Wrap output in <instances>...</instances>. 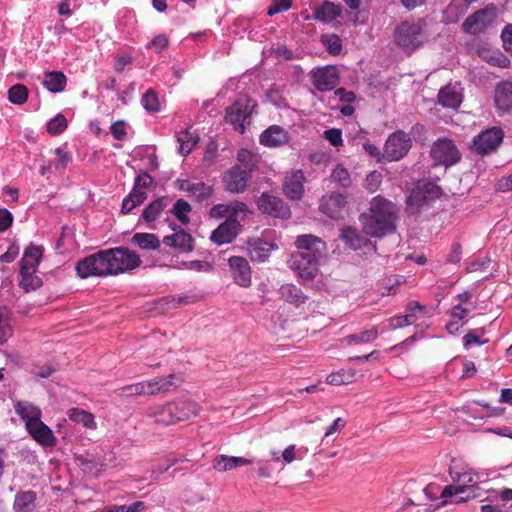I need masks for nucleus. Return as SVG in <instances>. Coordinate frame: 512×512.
<instances>
[{"label": "nucleus", "instance_id": "f257e3e1", "mask_svg": "<svg viewBox=\"0 0 512 512\" xmlns=\"http://www.w3.org/2000/svg\"><path fill=\"white\" fill-rule=\"evenodd\" d=\"M297 251L292 253L288 264L297 273L302 283L312 281L319 272V263L325 257L326 243L312 234L297 236L295 240Z\"/></svg>", "mask_w": 512, "mask_h": 512}, {"label": "nucleus", "instance_id": "f03ea898", "mask_svg": "<svg viewBox=\"0 0 512 512\" xmlns=\"http://www.w3.org/2000/svg\"><path fill=\"white\" fill-rule=\"evenodd\" d=\"M398 208L390 200L378 195L370 201L367 212L361 213L362 232L373 238H383L396 231Z\"/></svg>", "mask_w": 512, "mask_h": 512}, {"label": "nucleus", "instance_id": "7ed1b4c3", "mask_svg": "<svg viewBox=\"0 0 512 512\" xmlns=\"http://www.w3.org/2000/svg\"><path fill=\"white\" fill-rule=\"evenodd\" d=\"M91 256L96 268V277L118 275L133 270L141 264L139 255L127 247L99 250Z\"/></svg>", "mask_w": 512, "mask_h": 512}, {"label": "nucleus", "instance_id": "20e7f679", "mask_svg": "<svg viewBox=\"0 0 512 512\" xmlns=\"http://www.w3.org/2000/svg\"><path fill=\"white\" fill-rule=\"evenodd\" d=\"M199 412V406L196 401L189 397L182 396L166 404L154 405L150 408V415L155 421L163 425H173L178 422L189 420Z\"/></svg>", "mask_w": 512, "mask_h": 512}, {"label": "nucleus", "instance_id": "39448f33", "mask_svg": "<svg viewBox=\"0 0 512 512\" xmlns=\"http://www.w3.org/2000/svg\"><path fill=\"white\" fill-rule=\"evenodd\" d=\"M427 40V21L425 18L403 21L394 32L395 44L409 55L420 48Z\"/></svg>", "mask_w": 512, "mask_h": 512}, {"label": "nucleus", "instance_id": "423d86ee", "mask_svg": "<svg viewBox=\"0 0 512 512\" xmlns=\"http://www.w3.org/2000/svg\"><path fill=\"white\" fill-rule=\"evenodd\" d=\"M443 190L430 179L417 180L408 190L406 197V211L411 215H418L423 207L430 202L439 199Z\"/></svg>", "mask_w": 512, "mask_h": 512}, {"label": "nucleus", "instance_id": "0eeeda50", "mask_svg": "<svg viewBox=\"0 0 512 512\" xmlns=\"http://www.w3.org/2000/svg\"><path fill=\"white\" fill-rule=\"evenodd\" d=\"M257 108V102L250 96L240 95L236 101L225 109V121L240 134L245 133L250 124L251 115Z\"/></svg>", "mask_w": 512, "mask_h": 512}, {"label": "nucleus", "instance_id": "6e6552de", "mask_svg": "<svg viewBox=\"0 0 512 512\" xmlns=\"http://www.w3.org/2000/svg\"><path fill=\"white\" fill-rule=\"evenodd\" d=\"M430 157L435 166L448 168L460 162L462 155L454 140L442 137L432 144Z\"/></svg>", "mask_w": 512, "mask_h": 512}, {"label": "nucleus", "instance_id": "1a4fd4ad", "mask_svg": "<svg viewBox=\"0 0 512 512\" xmlns=\"http://www.w3.org/2000/svg\"><path fill=\"white\" fill-rule=\"evenodd\" d=\"M504 132L500 127H491L476 135L470 145V149L479 155H488L503 142Z\"/></svg>", "mask_w": 512, "mask_h": 512}, {"label": "nucleus", "instance_id": "9d476101", "mask_svg": "<svg viewBox=\"0 0 512 512\" xmlns=\"http://www.w3.org/2000/svg\"><path fill=\"white\" fill-rule=\"evenodd\" d=\"M412 147L409 134L403 130H397L390 134L385 142L384 156L387 161H399L403 159Z\"/></svg>", "mask_w": 512, "mask_h": 512}, {"label": "nucleus", "instance_id": "9b49d317", "mask_svg": "<svg viewBox=\"0 0 512 512\" xmlns=\"http://www.w3.org/2000/svg\"><path fill=\"white\" fill-rule=\"evenodd\" d=\"M253 173L242 166H232L221 177L225 191L240 194L246 191Z\"/></svg>", "mask_w": 512, "mask_h": 512}, {"label": "nucleus", "instance_id": "f8f14e48", "mask_svg": "<svg viewBox=\"0 0 512 512\" xmlns=\"http://www.w3.org/2000/svg\"><path fill=\"white\" fill-rule=\"evenodd\" d=\"M496 17V6L491 3L469 15L462 24L464 32L477 34L490 26Z\"/></svg>", "mask_w": 512, "mask_h": 512}, {"label": "nucleus", "instance_id": "ddd939ff", "mask_svg": "<svg viewBox=\"0 0 512 512\" xmlns=\"http://www.w3.org/2000/svg\"><path fill=\"white\" fill-rule=\"evenodd\" d=\"M347 197L346 195L332 191L322 196L319 204V210L331 219H343L347 214Z\"/></svg>", "mask_w": 512, "mask_h": 512}, {"label": "nucleus", "instance_id": "4468645a", "mask_svg": "<svg viewBox=\"0 0 512 512\" xmlns=\"http://www.w3.org/2000/svg\"><path fill=\"white\" fill-rule=\"evenodd\" d=\"M258 209L263 213L274 218L288 219L291 216V210L287 203L280 197L267 192L261 194L257 200Z\"/></svg>", "mask_w": 512, "mask_h": 512}, {"label": "nucleus", "instance_id": "2eb2a0df", "mask_svg": "<svg viewBox=\"0 0 512 512\" xmlns=\"http://www.w3.org/2000/svg\"><path fill=\"white\" fill-rule=\"evenodd\" d=\"M340 81L339 73L335 66L327 65L311 71V82L320 92L333 90Z\"/></svg>", "mask_w": 512, "mask_h": 512}, {"label": "nucleus", "instance_id": "dca6fc26", "mask_svg": "<svg viewBox=\"0 0 512 512\" xmlns=\"http://www.w3.org/2000/svg\"><path fill=\"white\" fill-rule=\"evenodd\" d=\"M241 225L235 217H229L221 223L211 234L210 240L216 245L229 244L237 237Z\"/></svg>", "mask_w": 512, "mask_h": 512}, {"label": "nucleus", "instance_id": "f3484780", "mask_svg": "<svg viewBox=\"0 0 512 512\" xmlns=\"http://www.w3.org/2000/svg\"><path fill=\"white\" fill-rule=\"evenodd\" d=\"M305 181L306 178L301 169L287 173L282 185L285 196L293 201L300 200L304 194Z\"/></svg>", "mask_w": 512, "mask_h": 512}, {"label": "nucleus", "instance_id": "a211bd4d", "mask_svg": "<svg viewBox=\"0 0 512 512\" xmlns=\"http://www.w3.org/2000/svg\"><path fill=\"white\" fill-rule=\"evenodd\" d=\"M232 277L241 287H249L251 285V269L248 261L241 256H232L228 260Z\"/></svg>", "mask_w": 512, "mask_h": 512}, {"label": "nucleus", "instance_id": "6ab92c4d", "mask_svg": "<svg viewBox=\"0 0 512 512\" xmlns=\"http://www.w3.org/2000/svg\"><path fill=\"white\" fill-rule=\"evenodd\" d=\"M289 140V133L279 125L269 126L259 137L260 144L266 147H279L287 144Z\"/></svg>", "mask_w": 512, "mask_h": 512}, {"label": "nucleus", "instance_id": "aec40b11", "mask_svg": "<svg viewBox=\"0 0 512 512\" xmlns=\"http://www.w3.org/2000/svg\"><path fill=\"white\" fill-rule=\"evenodd\" d=\"M44 251L45 249L42 245L31 242L24 249L23 256L19 262V270L37 271L43 259Z\"/></svg>", "mask_w": 512, "mask_h": 512}, {"label": "nucleus", "instance_id": "412c9836", "mask_svg": "<svg viewBox=\"0 0 512 512\" xmlns=\"http://www.w3.org/2000/svg\"><path fill=\"white\" fill-rule=\"evenodd\" d=\"M494 103L498 110L509 113L512 110V81L504 80L496 84Z\"/></svg>", "mask_w": 512, "mask_h": 512}, {"label": "nucleus", "instance_id": "4be33fe9", "mask_svg": "<svg viewBox=\"0 0 512 512\" xmlns=\"http://www.w3.org/2000/svg\"><path fill=\"white\" fill-rule=\"evenodd\" d=\"M341 14V5L335 4L329 0H324L321 5L314 9L312 19L322 23H331L340 17ZM306 19L309 20L311 17L307 16Z\"/></svg>", "mask_w": 512, "mask_h": 512}, {"label": "nucleus", "instance_id": "5701e85b", "mask_svg": "<svg viewBox=\"0 0 512 512\" xmlns=\"http://www.w3.org/2000/svg\"><path fill=\"white\" fill-rule=\"evenodd\" d=\"M170 199L168 196L158 197L151 201L142 211V214L137 222L139 226L142 222L152 223L156 221L162 212L169 205Z\"/></svg>", "mask_w": 512, "mask_h": 512}, {"label": "nucleus", "instance_id": "b1692460", "mask_svg": "<svg viewBox=\"0 0 512 512\" xmlns=\"http://www.w3.org/2000/svg\"><path fill=\"white\" fill-rule=\"evenodd\" d=\"M248 253L253 262H264L270 256L271 251L276 247L273 243L261 238L248 240Z\"/></svg>", "mask_w": 512, "mask_h": 512}, {"label": "nucleus", "instance_id": "393cba45", "mask_svg": "<svg viewBox=\"0 0 512 512\" xmlns=\"http://www.w3.org/2000/svg\"><path fill=\"white\" fill-rule=\"evenodd\" d=\"M280 298L286 303L298 308L305 304L309 296L301 288L292 283H286L279 288Z\"/></svg>", "mask_w": 512, "mask_h": 512}, {"label": "nucleus", "instance_id": "a878e982", "mask_svg": "<svg viewBox=\"0 0 512 512\" xmlns=\"http://www.w3.org/2000/svg\"><path fill=\"white\" fill-rule=\"evenodd\" d=\"M163 243L166 246L177 248L182 252H191L194 249V239L186 232L184 229H180L176 231L172 235L165 236L163 238Z\"/></svg>", "mask_w": 512, "mask_h": 512}, {"label": "nucleus", "instance_id": "bb28decb", "mask_svg": "<svg viewBox=\"0 0 512 512\" xmlns=\"http://www.w3.org/2000/svg\"><path fill=\"white\" fill-rule=\"evenodd\" d=\"M438 104L443 108L457 109L462 103V94L452 85H446L438 93Z\"/></svg>", "mask_w": 512, "mask_h": 512}, {"label": "nucleus", "instance_id": "cd10ccee", "mask_svg": "<svg viewBox=\"0 0 512 512\" xmlns=\"http://www.w3.org/2000/svg\"><path fill=\"white\" fill-rule=\"evenodd\" d=\"M250 463L251 461L244 457L218 455L213 460V468L219 472H226Z\"/></svg>", "mask_w": 512, "mask_h": 512}, {"label": "nucleus", "instance_id": "c85d7f7f", "mask_svg": "<svg viewBox=\"0 0 512 512\" xmlns=\"http://www.w3.org/2000/svg\"><path fill=\"white\" fill-rule=\"evenodd\" d=\"M42 84L49 92L60 93L65 90L67 77L62 71H47Z\"/></svg>", "mask_w": 512, "mask_h": 512}, {"label": "nucleus", "instance_id": "c756f323", "mask_svg": "<svg viewBox=\"0 0 512 512\" xmlns=\"http://www.w3.org/2000/svg\"><path fill=\"white\" fill-rule=\"evenodd\" d=\"M341 239L353 250H359L367 245L369 240L356 228L345 227L341 230Z\"/></svg>", "mask_w": 512, "mask_h": 512}, {"label": "nucleus", "instance_id": "7c9ffc66", "mask_svg": "<svg viewBox=\"0 0 512 512\" xmlns=\"http://www.w3.org/2000/svg\"><path fill=\"white\" fill-rule=\"evenodd\" d=\"M37 271L19 270L20 281L19 287L25 292L30 293L36 291L43 286L44 280L36 275Z\"/></svg>", "mask_w": 512, "mask_h": 512}, {"label": "nucleus", "instance_id": "2f4dec72", "mask_svg": "<svg viewBox=\"0 0 512 512\" xmlns=\"http://www.w3.org/2000/svg\"><path fill=\"white\" fill-rule=\"evenodd\" d=\"M131 243L142 250H158L160 248L159 238L152 233H135L131 238Z\"/></svg>", "mask_w": 512, "mask_h": 512}, {"label": "nucleus", "instance_id": "473e14b6", "mask_svg": "<svg viewBox=\"0 0 512 512\" xmlns=\"http://www.w3.org/2000/svg\"><path fill=\"white\" fill-rule=\"evenodd\" d=\"M36 492L33 490L20 491L15 495L13 509L16 512H28L36 501Z\"/></svg>", "mask_w": 512, "mask_h": 512}, {"label": "nucleus", "instance_id": "72a5a7b5", "mask_svg": "<svg viewBox=\"0 0 512 512\" xmlns=\"http://www.w3.org/2000/svg\"><path fill=\"white\" fill-rule=\"evenodd\" d=\"M148 198V193H137L133 190L122 200L120 213L123 215L131 213L135 208L141 206Z\"/></svg>", "mask_w": 512, "mask_h": 512}, {"label": "nucleus", "instance_id": "f704fd0d", "mask_svg": "<svg viewBox=\"0 0 512 512\" xmlns=\"http://www.w3.org/2000/svg\"><path fill=\"white\" fill-rule=\"evenodd\" d=\"M213 194L214 187L212 185L199 181L192 183L188 195L196 202L202 203L209 200Z\"/></svg>", "mask_w": 512, "mask_h": 512}, {"label": "nucleus", "instance_id": "c9c22d12", "mask_svg": "<svg viewBox=\"0 0 512 512\" xmlns=\"http://www.w3.org/2000/svg\"><path fill=\"white\" fill-rule=\"evenodd\" d=\"M198 140V136H194L189 130L179 132L177 134L178 152L184 157L188 156L197 145Z\"/></svg>", "mask_w": 512, "mask_h": 512}, {"label": "nucleus", "instance_id": "e433bc0d", "mask_svg": "<svg viewBox=\"0 0 512 512\" xmlns=\"http://www.w3.org/2000/svg\"><path fill=\"white\" fill-rule=\"evenodd\" d=\"M68 417L71 421L82 424L85 428L96 427L93 414L81 408H71L68 411Z\"/></svg>", "mask_w": 512, "mask_h": 512}, {"label": "nucleus", "instance_id": "4c0bfd02", "mask_svg": "<svg viewBox=\"0 0 512 512\" xmlns=\"http://www.w3.org/2000/svg\"><path fill=\"white\" fill-rule=\"evenodd\" d=\"M76 275L80 279H87L89 277H96V268L92 261V256L87 255L78 260L75 264Z\"/></svg>", "mask_w": 512, "mask_h": 512}, {"label": "nucleus", "instance_id": "58836bf2", "mask_svg": "<svg viewBox=\"0 0 512 512\" xmlns=\"http://www.w3.org/2000/svg\"><path fill=\"white\" fill-rule=\"evenodd\" d=\"M13 335L10 324V311L6 306H0V344H4Z\"/></svg>", "mask_w": 512, "mask_h": 512}, {"label": "nucleus", "instance_id": "ea45409f", "mask_svg": "<svg viewBox=\"0 0 512 512\" xmlns=\"http://www.w3.org/2000/svg\"><path fill=\"white\" fill-rule=\"evenodd\" d=\"M379 336V332L377 327H372L368 330L361 331L359 333L350 334L345 337V341L347 344H361L368 343Z\"/></svg>", "mask_w": 512, "mask_h": 512}, {"label": "nucleus", "instance_id": "a19ab883", "mask_svg": "<svg viewBox=\"0 0 512 512\" xmlns=\"http://www.w3.org/2000/svg\"><path fill=\"white\" fill-rule=\"evenodd\" d=\"M191 210L192 207L188 201L180 198L174 203L170 213L173 214L183 225H187L190 222L188 213H190Z\"/></svg>", "mask_w": 512, "mask_h": 512}, {"label": "nucleus", "instance_id": "79ce46f5", "mask_svg": "<svg viewBox=\"0 0 512 512\" xmlns=\"http://www.w3.org/2000/svg\"><path fill=\"white\" fill-rule=\"evenodd\" d=\"M320 41L330 55L337 56L341 53L342 39L337 34H323Z\"/></svg>", "mask_w": 512, "mask_h": 512}, {"label": "nucleus", "instance_id": "37998d69", "mask_svg": "<svg viewBox=\"0 0 512 512\" xmlns=\"http://www.w3.org/2000/svg\"><path fill=\"white\" fill-rule=\"evenodd\" d=\"M331 179L342 188H349L352 185L350 173L342 164H337L334 167Z\"/></svg>", "mask_w": 512, "mask_h": 512}, {"label": "nucleus", "instance_id": "c03bdc74", "mask_svg": "<svg viewBox=\"0 0 512 512\" xmlns=\"http://www.w3.org/2000/svg\"><path fill=\"white\" fill-rule=\"evenodd\" d=\"M141 104L147 112L157 113L161 110L158 93L148 89L142 96Z\"/></svg>", "mask_w": 512, "mask_h": 512}, {"label": "nucleus", "instance_id": "a18cd8bd", "mask_svg": "<svg viewBox=\"0 0 512 512\" xmlns=\"http://www.w3.org/2000/svg\"><path fill=\"white\" fill-rule=\"evenodd\" d=\"M37 425L38 429L35 431V435L32 437L42 445H54L56 442V437L54 436L52 430L45 423H39Z\"/></svg>", "mask_w": 512, "mask_h": 512}, {"label": "nucleus", "instance_id": "49530a36", "mask_svg": "<svg viewBox=\"0 0 512 512\" xmlns=\"http://www.w3.org/2000/svg\"><path fill=\"white\" fill-rule=\"evenodd\" d=\"M29 91L23 84H15L8 90V100L17 105L24 104L28 99Z\"/></svg>", "mask_w": 512, "mask_h": 512}, {"label": "nucleus", "instance_id": "de8ad7c7", "mask_svg": "<svg viewBox=\"0 0 512 512\" xmlns=\"http://www.w3.org/2000/svg\"><path fill=\"white\" fill-rule=\"evenodd\" d=\"M67 126L68 122L66 117L62 113H58L47 122L46 129L50 135H59L67 129Z\"/></svg>", "mask_w": 512, "mask_h": 512}, {"label": "nucleus", "instance_id": "09e8293b", "mask_svg": "<svg viewBox=\"0 0 512 512\" xmlns=\"http://www.w3.org/2000/svg\"><path fill=\"white\" fill-rule=\"evenodd\" d=\"M355 373L350 370H340L327 376V383L330 385H343L353 382Z\"/></svg>", "mask_w": 512, "mask_h": 512}, {"label": "nucleus", "instance_id": "8fccbe9b", "mask_svg": "<svg viewBox=\"0 0 512 512\" xmlns=\"http://www.w3.org/2000/svg\"><path fill=\"white\" fill-rule=\"evenodd\" d=\"M237 163L233 166H242L245 169H249L250 172H254L256 169V159L255 156L247 149H240L237 152Z\"/></svg>", "mask_w": 512, "mask_h": 512}, {"label": "nucleus", "instance_id": "3c124183", "mask_svg": "<svg viewBox=\"0 0 512 512\" xmlns=\"http://www.w3.org/2000/svg\"><path fill=\"white\" fill-rule=\"evenodd\" d=\"M153 182L154 178L149 174L148 171H144L134 178L133 187L131 190L137 193H147L146 189L151 187Z\"/></svg>", "mask_w": 512, "mask_h": 512}, {"label": "nucleus", "instance_id": "603ef678", "mask_svg": "<svg viewBox=\"0 0 512 512\" xmlns=\"http://www.w3.org/2000/svg\"><path fill=\"white\" fill-rule=\"evenodd\" d=\"M198 300L196 294L188 292L167 298L166 303L172 308H178L183 305L195 303Z\"/></svg>", "mask_w": 512, "mask_h": 512}, {"label": "nucleus", "instance_id": "864d4df0", "mask_svg": "<svg viewBox=\"0 0 512 512\" xmlns=\"http://www.w3.org/2000/svg\"><path fill=\"white\" fill-rule=\"evenodd\" d=\"M55 154L57 156V160L55 161V169H66L68 164L72 161V155L67 149V144L65 143L62 146L56 148Z\"/></svg>", "mask_w": 512, "mask_h": 512}, {"label": "nucleus", "instance_id": "5fc2aeb1", "mask_svg": "<svg viewBox=\"0 0 512 512\" xmlns=\"http://www.w3.org/2000/svg\"><path fill=\"white\" fill-rule=\"evenodd\" d=\"M486 329L485 327L477 328L474 330H470L464 337H463V346L464 348H468L471 344H477V345H484L488 343V339L481 340L480 335L485 334Z\"/></svg>", "mask_w": 512, "mask_h": 512}, {"label": "nucleus", "instance_id": "6e6d98bb", "mask_svg": "<svg viewBox=\"0 0 512 512\" xmlns=\"http://www.w3.org/2000/svg\"><path fill=\"white\" fill-rule=\"evenodd\" d=\"M14 409H15V412L17 413V415H19L20 418L26 422L30 421L33 418L32 416H33L34 410H35V412H41L38 407H36L32 404H29L27 402H21V401H18L14 405Z\"/></svg>", "mask_w": 512, "mask_h": 512}, {"label": "nucleus", "instance_id": "4d7b16f0", "mask_svg": "<svg viewBox=\"0 0 512 512\" xmlns=\"http://www.w3.org/2000/svg\"><path fill=\"white\" fill-rule=\"evenodd\" d=\"M417 320L416 316L411 312H407L403 316H393L389 318V327L393 330L412 325Z\"/></svg>", "mask_w": 512, "mask_h": 512}, {"label": "nucleus", "instance_id": "13d9d810", "mask_svg": "<svg viewBox=\"0 0 512 512\" xmlns=\"http://www.w3.org/2000/svg\"><path fill=\"white\" fill-rule=\"evenodd\" d=\"M169 45V38L166 34H158L151 41L146 44L147 49H151L156 53L165 50Z\"/></svg>", "mask_w": 512, "mask_h": 512}, {"label": "nucleus", "instance_id": "bf43d9fd", "mask_svg": "<svg viewBox=\"0 0 512 512\" xmlns=\"http://www.w3.org/2000/svg\"><path fill=\"white\" fill-rule=\"evenodd\" d=\"M116 394L121 396H137L145 394L144 385L139 382L135 384L126 385L120 389L115 390Z\"/></svg>", "mask_w": 512, "mask_h": 512}, {"label": "nucleus", "instance_id": "052dcab7", "mask_svg": "<svg viewBox=\"0 0 512 512\" xmlns=\"http://www.w3.org/2000/svg\"><path fill=\"white\" fill-rule=\"evenodd\" d=\"M382 183V174L378 171L370 172L365 178V188L374 193Z\"/></svg>", "mask_w": 512, "mask_h": 512}, {"label": "nucleus", "instance_id": "680f3d73", "mask_svg": "<svg viewBox=\"0 0 512 512\" xmlns=\"http://www.w3.org/2000/svg\"><path fill=\"white\" fill-rule=\"evenodd\" d=\"M291 6L292 0H273L271 5L268 7L267 14L269 16H274L289 10Z\"/></svg>", "mask_w": 512, "mask_h": 512}, {"label": "nucleus", "instance_id": "e2e57ef3", "mask_svg": "<svg viewBox=\"0 0 512 512\" xmlns=\"http://www.w3.org/2000/svg\"><path fill=\"white\" fill-rule=\"evenodd\" d=\"M324 138L333 147H339L343 144L342 131L338 128H330L324 131Z\"/></svg>", "mask_w": 512, "mask_h": 512}, {"label": "nucleus", "instance_id": "0e129e2a", "mask_svg": "<svg viewBox=\"0 0 512 512\" xmlns=\"http://www.w3.org/2000/svg\"><path fill=\"white\" fill-rule=\"evenodd\" d=\"M237 213V209L231 208L230 205L225 204H217L214 205L210 210V216L215 218H223L227 215H235Z\"/></svg>", "mask_w": 512, "mask_h": 512}, {"label": "nucleus", "instance_id": "69168bd1", "mask_svg": "<svg viewBox=\"0 0 512 512\" xmlns=\"http://www.w3.org/2000/svg\"><path fill=\"white\" fill-rule=\"evenodd\" d=\"M20 253V247L16 243H12L7 251L0 255V262L5 264H10L13 261L16 260V258L19 256Z\"/></svg>", "mask_w": 512, "mask_h": 512}, {"label": "nucleus", "instance_id": "338daca9", "mask_svg": "<svg viewBox=\"0 0 512 512\" xmlns=\"http://www.w3.org/2000/svg\"><path fill=\"white\" fill-rule=\"evenodd\" d=\"M488 63L493 65V66H496V67L507 68L510 65L511 61L503 53L497 52V53H493L489 57Z\"/></svg>", "mask_w": 512, "mask_h": 512}, {"label": "nucleus", "instance_id": "774afa93", "mask_svg": "<svg viewBox=\"0 0 512 512\" xmlns=\"http://www.w3.org/2000/svg\"><path fill=\"white\" fill-rule=\"evenodd\" d=\"M501 39L505 51L512 55V24H507L501 32Z\"/></svg>", "mask_w": 512, "mask_h": 512}]
</instances>
